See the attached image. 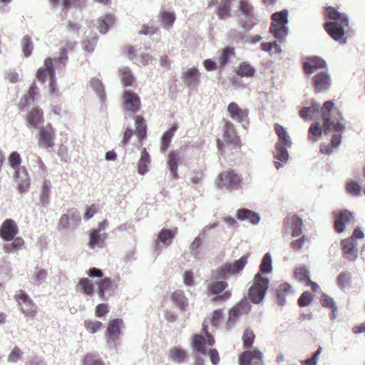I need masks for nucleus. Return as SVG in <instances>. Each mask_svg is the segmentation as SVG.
I'll use <instances>...</instances> for the list:
<instances>
[{
  "label": "nucleus",
  "instance_id": "3",
  "mask_svg": "<svg viewBox=\"0 0 365 365\" xmlns=\"http://www.w3.org/2000/svg\"><path fill=\"white\" fill-rule=\"evenodd\" d=\"M269 287V279L262 275L260 272L255 274L254 283L250 287L248 292V298L255 304L261 302L267 291Z\"/></svg>",
  "mask_w": 365,
  "mask_h": 365
},
{
  "label": "nucleus",
  "instance_id": "24",
  "mask_svg": "<svg viewBox=\"0 0 365 365\" xmlns=\"http://www.w3.org/2000/svg\"><path fill=\"white\" fill-rule=\"evenodd\" d=\"M287 145H281V143H277L275 146V152L274 158L276 160L274 161V166L277 169H279L283 166V164L287 163L289 158V154L286 148Z\"/></svg>",
  "mask_w": 365,
  "mask_h": 365
},
{
  "label": "nucleus",
  "instance_id": "29",
  "mask_svg": "<svg viewBox=\"0 0 365 365\" xmlns=\"http://www.w3.org/2000/svg\"><path fill=\"white\" fill-rule=\"evenodd\" d=\"M341 245L344 257L349 260H354L357 256L356 244L352 238L345 239L341 241Z\"/></svg>",
  "mask_w": 365,
  "mask_h": 365
},
{
  "label": "nucleus",
  "instance_id": "46",
  "mask_svg": "<svg viewBox=\"0 0 365 365\" xmlns=\"http://www.w3.org/2000/svg\"><path fill=\"white\" fill-rule=\"evenodd\" d=\"M205 344V337L202 335L195 334L193 336L192 346L200 353L203 354L206 353Z\"/></svg>",
  "mask_w": 365,
  "mask_h": 365
},
{
  "label": "nucleus",
  "instance_id": "2",
  "mask_svg": "<svg viewBox=\"0 0 365 365\" xmlns=\"http://www.w3.org/2000/svg\"><path fill=\"white\" fill-rule=\"evenodd\" d=\"M323 125L325 130L341 131L344 125L339 122L342 119L341 114L335 107L331 101H326L321 109Z\"/></svg>",
  "mask_w": 365,
  "mask_h": 365
},
{
  "label": "nucleus",
  "instance_id": "57",
  "mask_svg": "<svg viewBox=\"0 0 365 365\" xmlns=\"http://www.w3.org/2000/svg\"><path fill=\"white\" fill-rule=\"evenodd\" d=\"M86 329L91 334H94L103 327V324L99 321L86 320L84 322Z\"/></svg>",
  "mask_w": 365,
  "mask_h": 365
},
{
  "label": "nucleus",
  "instance_id": "54",
  "mask_svg": "<svg viewBox=\"0 0 365 365\" xmlns=\"http://www.w3.org/2000/svg\"><path fill=\"white\" fill-rule=\"evenodd\" d=\"M351 274L348 272H343L337 277V284L341 289L348 287L351 282Z\"/></svg>",
  "mask_w": 365,
  "mask_h": 365
},
{
  "label": "nucleus",
  "instance_id": "34",
  "mask_svg": "<svg viewBox=\"0 0 365 365\" xmlns=\"http://www.w3.org/2000/svg\"><path fill=\"white\" fill-rule=\"evenodd\" d=\"M97 29L101 34H106L109 28L115 24V18L111 14H106L98 19Z\"/></svg>",
  "mask_w": 365,
  "mask_h": 365
},
{
  "label": "nucleus",
  "instance_id": "45",
  "mask_svg": "<svg viewBox=\"0 0 365 365\" xmlns=\"http://www.w3.org/2000/svg\"><path fill=\"white\" fill-rule=\"evenodd\" d=\"M322 133V128L319 123H313L309 128L308 139L313 143L317 141Z\"/></svg>",
  "mask_w": 365,
  "mask_h": 365
},
{
  "label": "nucleus",
  "instance_id": "64",
  "mask_svg": "<svg viewBox=\"0 0 365 365\" xmlns=\"http://www.w3.org/2000/svg\"><path fill=\"white\" fill-rule=\"evenodd\" d=\"M9 162L11 167L16 170L19 168H21V159L20 155L16 151L12 152L9 157Z\"/></svg>",
  "mask_w": 365,
  "mask_h": 365
},
{
  "label": "nucleus",
  "instance_id": "18",
  "mask_svg": "<svg viewBox=\"0 0 365 365\" xmlns=\"http://www.w3.org/2000/svg\"><path fill=\"white\" fill-rule=\"evenodd\" d=\"M348 24L338 22L328 21L324 24V29L327 34L334 40H341L345 34L344 27Z\"/></svg>",
  "mask_w": 365,
  "mask_h": 365
},
{
  "label": "nucleus",
  "instance_id": "62",
  "mask_svg": "<svg viewBox=\"0 0 365 365\" xmlns=\"http://www.w3.org/2000/svg\"><path fill=\"white\" fill-rule=\"evenodd\" d=\"M272 259L269 253L264 255L262 263L260 264V272H269L272 271Z\"/></svg>",
  "mask_w": 365,
  "mask_h": 365
},
{
  "label": "nucleus",
  "instance_id": "31",
  "mask_svg": "<svg viewBox=\"0 0 365 365\" xmlns=\"http://www.w3.org/2000/svg\"><path fill=\"white\" fill-rule=\"evenodd\" d=\"M237 218L240 220H248L252 224H257L260 220L259 215L248 209H239L237 212Z\"/></svg>",
  "mask_w": 365,
  "mask_h": 365
},
{
  "label": "nucleus",
  "instance_id": "23",
  "mask_svg": "<svg viewBox=\"0 0 365 365\" xmlns=\"http://www.w3.org/2000/svg\"><path fill=\"white\" fill-rule=\"evenodd\" d=\"M122 323L123 320L120 319H114L109 322L106 331L108 342H114L119 339Z\"/></svg>",
  "mask_w": 365,
  "mask_h": 365
},
{
  "label": "nucleus",
  "instance_id": "35",
  "mask_svg": "<svg viewBox=\"0 0 365 365\" xmlns=\"http://www.w3.org/2000/svg\"><path fill=\"white\" fill-rule=\"evenodd\" d=\"M292 293V287L289 283L284 282L279 285L277 289V302L280 306L285 303V298Z\"/></svg>",
  "mask_w": 365,
  "mask_h": 365
},
{
  "label": "nucleus",
  "instance_id": "42",
  "mask_svg": "<svg viewBox=\"0 0 365 365\" xmlns=\"http://www.w3.org/2000/svg\"><path fill=\"white\" fill-rule=\"evenodd\" d=\"M255 337L254 331L250 327L245 329L242 336L243 348H251L255 342Z\"/></svg>",
  "mask_w": 365,
  "mask_h": 365
},
{
  "label": "nucleus",
  "instance_id": "43",
  "mask_svg": "<svg viewBox=\"0 0 365 365\" xmlns=\"http://www.w3.org/2000/svg\"><path fill=\"white\" fill-rule=\"evenodd\" d=\"M113 282L108 277H105L98 284V294L101 297H104L105 293L113 289Z\"/></svg>",
  "mask_w": 365,
  "mask_h": 365
},
{
  "label": "nucleus",
  "instance_id": "32",
  "mask_svg": "<svg viewBox=\"0 0 365 365\" xmlns=\"http://www.w3.org/2000/svg\"><path fill=\"white\" fill-rule=\"evenodd\" d=\"M180 155L178 151H171L168 158V167L174 179L178 178V168Z\"/></svg>",
  "mask_w": 365,
  "mask_h": 365
},
{
  "label": "nucleus",
  "instance_id": "28",
  "mask_svg": "<svg viewBox=\"0 0 365 365\" xmlns=\"http://www.w3.org/2000/svg\"><path fill=\"white\" fill-rule=\"evenodd\" d=\"M107 236L106 232H98V231L91 229L90 231L89 247L92 249L96 247H102L104 245Z\"/></svg>",
  "mask_w": 365,
  "mask_h": 365
},
{
  "label": "nucleus",
  "instance_id": "63",
  "mask_svg": "<svg viewBox=\"0 0 365 365\" xmlns=\"http://www.w3.org/2000/svg\"><path fill=\"white\" fill-rule=\"evenodd\" d=\"M294 277L303 282L309 280V272L305 267H298L294 270Z\"/></svg>",
  "mask_w": 365,
  "mask_h": 365
},
{
  "label": "nucleus",
  "instance_id": "5",
  "mask_svg": "<svg viewBox=\"0 0 365 365\" xmlns=\"http://www.w3.org/2000/svg\"><path fill=\"white\" fill-rule=\"evenodd\" d=\"M14 299L25 317H35L37 314L38 307L24 291L21 289L16 292Z\"/></svg>",
  "mask_w": 365,
  "mask_h": 365
},
{
  "label": "nucleus",
  "instance_id": "8",
  "mask_svg": "<svg viewBox=\"0 0 365 365\" xmlns=\"http://www.w3.org/2000/svg\"><path fill=\"white\" fill-rule=\"evenodd\" d=\"M81 222V216L76 208H70L66 214L61 216L58 227L60 230L76 228Z\"/></svg>",
  "mask_w": 365,
  "mask_h": 365
},
{
  "label": "nucleus",
  "instance_id": "37",
  "mask_svg": "<svg viewBox=\"0 0 365 365\" xmlns=\"http://www.w3.org/2000/svg\"><path fill=\"white\" fill-rule=\"evenodd\" d=\"M77 289L88 296H93L94 294V285L88 278H81L78 283Z\"/></svg>",
  "mask_w": 365,
  "mask_h": 365
},
{
  "label": "nucleus",
  "instance_id": "40",
  "mask_svg": "<svg viewBox=\"0 0 365 365\" xmlns=\"http://www.w3.org/2000/svg\"><path fill=\"white\" fill-rule=\"evenodd\" d=\"M177 125L172 126L169 130L165 131L161 138L160 150L165 152L170 146L171 139L174 136L177 130Z\"/></svg>",
  "mask_w": 365,
  "mask_h": 365
},
{
  "label": "nucleus",
  "instance_id": "14",
  "mask_svg": "<svg viewBox=\"0 0 365 365\" xmlns=\"http://www.w3.org/2000/svg\"><path fill=\"white\" fill-rule=\"evenodd\" d=\"M326 69V62L317 56H310L305 58L303 62V70L306 74L310 75L318 70Z\"/></svg>",
  "mask_w": 365,
  "mask_h": 365
},
{
  "label": "nucleus",
  "instance_id": "27",
  "mask_svg": "<svg viewBox=\"0 0 365 365\" xmlns=\"http://www.w3.org/2000/svg\"><path fill=\"white\" fill-rule=\"evenodd\" d=\"M200 76L197 68H190L183 74L184 83L190 87H195L200 83Z\"/></svg>",
  "mask_w": 365,
  "mask_h": 365
},
{
  "label": "nucleus",
  "instance_id": "55",
  "mask_svg": "<svg viewBox=\"0 0 365 365\" xmlns=\"http://www.w3.org/2000/svg\"><path fill=\"white\" fill-rule=\"evenodd\" d=\"M346 190L353 196H359L361 193L362 187L355 181L351 180L346 183Z\"/></svg>",
  "mask_w": 365,
  "mask_h": 365
},
{
  "label": "nucleus",
  "instance_id": "12",
  "mask_svg": "<svg viewBox=\"0 0 365 365\" xmlns=\"http://www.w3.org/2000/svg\"><path fill=\"white\" fill-rule=\"evenodd\" d=\"M123 103L126 110L135 113L140 110L141 103L140 97L134 91L125 90L122 96Z\"/></svg>",
  "mask_w": 365,
  "mask_h": 365
},
{
  "label": "nucleus",
  "instance_id": "53",
  "mask_svg": "<svg viewBox=\"0 0 365 365\" xmlns=\"http://www.w3.org/2000/svg\"><path fill=\"white\" fill-rule=\"evenodd\" d=\"M22 51L26 57L31 56L34 46L31 38L29 36L26 35L21 40Z\"/></svg>",
  "mask_w": 365,
  "mask_h": 365
},
{
  "label": "nucleus",
  "instance_id": "20",
  "mask_svg": "<svg viewBox=\"0 0 365 365\" xmlns=\"http://www.w3.org/2000/svg\"><path fill=\"white\" fill-rule=\"evenodd\" d=\"M354 217L351 212L347 210H344L339 212L335 216L334 220V228L339 233L342 232L346 225L351 223L353 221Z\"/></svg>",
  "mask_w": 365,
  "mask_h": 365
},
{
  "label": "nucleus",
  "instance_id": "60",
  "mask_svg": "<svg viewBox=\"0 0 365 365\" xmlns=\"http://www.w3.org/2000/svg\"><path fill=\"white\" fill-rule=\"evenodd\" d=\"M83 365H105L104 362L92 354H87L83 359Z\"/></svg>",
  "mask_w": 365,
  "mask_h": 365
},
{
  "label": "nucleus",
  "instance_id": "47",
  "mask_svg": "<svg viewBox=\"0 0 365 365\" xmlns=\"http://www.w3.org/2000/svg\"><path fill=\"white\" fill-rule=\"evenodd\" d=\"M150 162V155L148 153L144 150L141 153V156L138 161V173L140 174L143 175L148 171V165Z\"/></svg>",
  "mask_w": 365,
  "mask_h": 365
},
{
  "label": "nucleus",
  "instance_id": "6",
  "mask_svg": "<svg viewBox=\"0 0 365 365\" xmlns=\"http://www.w3.org/2000/svg\"><path fill=\"white\" fill-rule=\"evenodd\" d=\"M37 129L36 138L38 146L45 149L53 148L54 146L56 131L52 125L47 123L45 126H41Z\"/></svg>",
  "mask_w": 365,
  "mask_h": 365
},
{
  "label": "nucleus",
  "instance_id": "9",
  "mask_svg": "<svg viewBox=\"0 0 365 365\" xmlns=\"http://www.w3.org/2000/svg\"><path fill=\"white\" fill-rule=\"evenodd\" d=\"M240 365H263V354L258 349L244 351L239 356Z\"/></svg>",
  "mask_w": 365,
  "mask_h": 365
},
{
  "label": "nucleus",
  "instance_id": "11",
  "mask_svg": "<svg viewBox=\"0 0 365 365\" xmlns=\"http://www.w3.org/2000/svg\"><path fill=\"white\" fill-rule=\"evenodd\" d=\"M26 125L29 128H38L44 122L43 110L38 106L29 110L25 116Z\"/></svg>",
  "mask_w": 365,
  "mask_h": 365
},
{
  "label": "nucleus",
  "instance_id": "22",
  "mask_svg": "<svg viewBox=\"0 0 365 365\" xmlns=\"http://www.w3.org/2000/svg\"><path fill=\"white\" fill-rule=\"evenodd\" d=\"M227 111L230 116L237 122L242 123L247 120L248 109L241 108L237 103L231 102L227 106Z\"/></svg>",
  "mask_w": 365,
  "mask_h": 365
},
{
  "label": "nucleus",
  "instance_id": "25",
  "mask_svg": "<svg viewBox=\"0 0 365 365\" xmlns=\"http://www.w3.org/2000/svg\"><path fill=\"white\" fill-rule=\"evenodd\" d=\"M324 16L332 20L333 22H338L344 24H349L348 16L346 14L340 12L333 6H327L325 9Z\"/></svg>",
  "mask_w": 365,
  "mask_h": 365
},
{
  "label": "nucleus",
  "instance_id": "52",
  "mask_svg": "<svg viewBox=\"0 0 365 365\" xmlns=\"http://www.w3.org/2000/svg\"><path fill=\"white\" fill-rule=\"evenodd\" d=\"M235 54L234 48L227 46L221 52L219 63L220 67H224L229 61L231 56Z\"/></svg>",
  "mask_w": 365,
  "mask_h": 365
},
{
  "label": "nucleus",
  "instance_id": "61",
  "mask_svg": "<svg viewBox=\"0 0 365 365\" xmlns=\"http://www.w3.org/2000/svg\"><path fill=\"white\" fill-rule=\"evenodd\" d=\"M318 110L319 106L317 103H315L312 106L302 108L299 112V115L304 119H307Z\"/></svg>",
  "mask_w": 365,
  "mask_h": 365
},
{
  "label": "nucleus",
  "instance_id": "30",
  "mask_svg": "<svg viewBox=\"0 0 365 365\" xmlns=\"http://www.w3.org/2000/svg\"><path fill=\"white\" fill-rule=\"evenodd\" d=\"M232 1L220 0L216 11V14L220 19H225L231 16Z\"/></svg>",
  "mask_w": 365,
  "mask_h": 365
},
{
  "label": "nucleus",
  "instance_id": "44",
  "mask_svg": "<svg viewBox=\"0 0 365 365\" xmlns=\"http://www.w3.org/2000/svg\"><path fill=\"white\" fill-rule=\"evenodd\" d=\"M274 130L279 138L277 143H281V145H289L291 143L285 129L282 125L279 123H275Z\"/></svg>",
  "mask_w": 365,
  "mask_h": 365
},
{
  "label": "nucleus",
  "instance_id": "21",
  "mask_svg": "<svg viewBox=\"0 0 365 365\" xmlns=\"http://www.w3.org/2000/svg\"><path fill=\"white\" fill-rule=\"evenodd\" d=\"M48 77H55L53 60L49 57L44 60L43 66L38 68L36 74L37 79L42 83H44Z\"/></svg>",
  "mask_w": 365,
  "mask_h": 365
},
{
  "label": "nucleus",
  "instance_id": "38",
  "mask_svg": "<svg viewBox=\"0 0 365 365\" xmlns=\"http://www.w3.org/2000/svg\"><path fill=\"white\" fill-rule=\"evenodd\" d=\"M235 73L240 77H252L255 75V68L248 62H242L235 69Z\"/></svg>",
  "mask_w": 365,
  "mask_h": 365
},
{
  "label": "nucleus",
  "instance_id": "59",
  "mask_svg": "<svg viewBox=\"0 0 365 365\" xmlns=\"http://www.w3.org/2000/svg\"><path fill=\"white\" fill-rule=\"evenodd\" d=\"M321 304L324 307L331 309L333 317H335L334 313L336 311V307L335 306L334 302L333 299L327 294H323L320 299Z\"/></svg>",
  "mask_w": 365,
  "mask_h": 365
},
{
  "label": "nucleus",
  "instance_id": "58",
  "mask_svg": "<svg viewBox=\"0 0 365 365\" xmlns=\"http://www.w3.org/2000/svg\"><path fill=\"white\" fill-rule=\"evenodd\" d=\"M239 9L245 16H252L253 14V7L247 0H240Z\"/></svg>",
  "mask_w": 365,
  "mask_h": 365
},
{
  "label": "nucleus",
  "instance_id": "4",
  "mask_svg": "<svg viewBox=\"0 0 365 365\" xmlns=\"http://www.w3.org/2000/svg\"><path fill=\"white\" fill-rule=\"evenodd\" d=\"M241 182V176L232 169L222 172L217 178V187L227 190L238 189Z\"/></svg>",
  "mask_w": 365,
  "mask_h": 365
},
{
  "label": "nucleus",
  "instance_id": "51",
  "mask_svg": "<svg viewBox=\"0 0 365 365\" xmlns=\"http://www.w3.org/2000/svg\"><path fill=\"white\" fill-rule=\"evenodd\" d=\"M90 83L91 88L96 91V93L100 97V98L101 100H104L106 97V93L103 83L99 79L93 78L91 79Z\"/></svg>",
  "mask_w": 365,
  "mask_h": 365
},
{
  "label": "nucleus",
  "instance_id": "39",
  "mask_svg": "<svg viewBox=\"0 0 365 365\" xmlns=\"http://www.w3.org/2000/svg\"><path fill=\"white\" fill-rule=\"evenodd\" d=\"M118 73L120 76L121 83L124 87L133 85L135 78L131 70L128 67H123L120 68Z\"/></svg>",
  "mask_w": 365,
  "mask_h": 365
},
{
  "label": "nucleus",
  "instance_id": "16",
  "mask_svg": "<svg viewBox=\"0 0 365 365\" xmlns=\"http://www.w3.org/2000/svg\"><path fill=\"white\" fill-rule=\"evenodd\" d=\"M302 220L297 215H288L284 220V233L288 232L289 227L292 228V236L295 237L302 233Z\"/></svg>",
  "mask_w": 365,
  "mask_h": 365
},
{
  "label": "nucleus",
  "instance_id": "17",
  "mask_svg": "<svg viewBox=\"0 0 365 365\" xmlns=\"http://www.w3.org/2000/svg\"><path fill=\"white\" fill-rule=\"evenodd\" d=\"M14 179L19 192L22 193L29 191L31 182L28 172L25 168H19L16 170Z\"/></svg>",
  "mask_w": 365,
  "mask_h": 365
},
{
  "label": "nucleus",
  "instance_id": "10",
  "mask_svg": "<svg viewBox=\"0 0 365 365\" xmlns=\"http://www.w3.org/2000/svg\"><path fill=\"white\" fill-rule=\"evenodd\" d=\"M248 255H243L232 264H225L217 271V277L223 278L226 274H235L240 272L247 262Z\"/></svg>",
  "mask_w": 365,
  "mask_h": 365
},
{
  "label": "nucleus",
  "instance_id": "41",
  "mask_svg": "<svg viewBox=\"0 0 365 365\" xmlns=\"http://www.w3.org/2000/svg\"><path fill=\"white\" fill-rule=\"evenodd\" d=\"M269 30L279 41H282L287 34L286 26L279 24L272 23Z\"/></svg>",
  "mask_w": 365,
  "mask_h": 365
},
{
  "label": "nucleus",
  "instance_id": "36",
  "mask_svg": "<svg viewBox=\"0 0 365 365\" xmlns=\"http://www.w3.org/2000/svg\"><path fill=\"white\" fill-rule=\"evenodd\" d=\"M176 233L177 228H174L173 230L162 229L158 235L156 245H158L160 242L165 245H170L172 240L175 237Z\"/></svg>",
  "mask_w": 365,
  "mask_h": 365
},
{
  "label": "nucleus",
  "instance_id": "15",
  "mask_svg": "<svg viewBox=\"0 0 365 365\" xmlns=\"http://www.w3.org/2000/svg\"><path fill=\"white\" fill-rule=\"evenodd\" d=\"M313 86L316 93H321L328 90L331 85L330 76L326 71H321L316 74L313 78Z\"/></svg>",
  "mask_w": 365,
  "mask_h": 365
},
{
  "label": "nucleus",
  "instance_id": "1",
  "mask_svg": "<svg viewBox=\"0 0 365 365\" xmlns=\"http://www.w3.org/2000/svg\"><path fill=\"white\" fill-rule=\"evenodd\" d=\"M222 138L223 140L219 138L217 140V146L222 155L225 153L234 154L240 152L241 140L235 130L234 125L230 121H226L223 125Z\"/></svg>",
  "mask_w": 365,
  "mask_h": 365
},
{
  "label": "nucleus",
  "instance_id": "26",
  "mask_svg": "<svg viewBox=\"0 0 365 365\" xmlns=\"http://www.w3.org/2000/svg\"><path fill=\"white\" fill-rule=\"evenodd\" d=\"M134 120L135 123V134L138 138L139 143L142 145L143 140L147 136V125L145 119L141 115H135Z\"/></svg>",
  "mask_w": 365,
  "mask_h": 365
},
{
  "label": "nucleus",
  "instance_id": "50",
  "mask_svg": "<svg viewBox=\"0 0 365 365\" xmlns=\"http://www.w3.org/2000/svg\"><path fill=\"white\" fill-rule=\"evenodd\" d=\"M169 356L173 361L179 363L183 362L187 356L186 351L182 349L175 347L169 351Z\"/></svg>",
  "mask_w": 365,
  "mask_h": 365
},
{
  "label": "nucleus",
  "instance_id": "7",
  "mask_svg": "<svg viewBox=\"0 0 365 365\" xmlns=\"http://www.w3.org/2000/svg\"><path fill=\"white\" fill-rule=\"evenodd\" d=\"M227 284L224 281L211 282L207 285V289L210 295L212 296L214 302H224L231 297L230 291H225Z\"/></svg>",
  "mask_w": 365,
  "mask_h": 365
},
{
  "label": "nucleus",
  "instance_id": "13",
  "mask_svg": "<svg viewBox=\"0 0 365 365\" xmlns=\"http://www.w3.org/2000/svg\"><path fill=\"white\" fill-rule=\"evenodd\" d=\"M19 233L16 222L12 219H6L0 227V237L4 241H11Z\"/></svg>",
  "mask_w": 365,
  "mask_h": 365
},
{
  "label": "nucleus",
  "instance_id": "48",
  "mask_svg": "<svg viewBox=\"0 0 365 365\" xmlns=\"http://www.w3.org/2000/svg\"><path fill=\"white\" fill-rule=\"evenodd\" d=\"M160 17L163 21V27L165 29L171 28L175 21V15L173 11H162Z\"/></svg>",
  "mask_w": 365,
  "mask_h": 365
},
{
  "label": "nucleus",
  "instance_id": "19",
  "mask_svg": "<svg viewBox=\"0 0 365 365\" xmlns=\"http://www.w3.org/2000/svg\"><path fill=\"white\" fill-rule=\"evenodd\" d=\"M250 309V306L247 302L241 301L237 303L229 312L227 324L232 325L240 316L247 314Z\"/></svg>",
  "mask_w": 365,
  "mask_h": 365
},
{
  "label": "nucleus",
  "instance_id": "49",
  "mask_svg": "<svg viewBox=\"0 0 365 365\" xmlns=\"http://www.w3.org/2000/svg\"><path fill=\"white\" fill-rule=\"evenodd\" d=\"M11 243L4 245V249L6 252H12L20 250L24 245V241L21 237H14Z\"/></svg>",
  "mask_w": 365,
  "mask_h": 365
},
{
  "label": "nucleus",
  "instance_id": "33",
  "mask_svg": "<svg viewBox=\"0 0 365 365\" xmlns=\"http://www.w3.org/2000/svg\"><path fill=\"white\" fill-rule=\"evenodd\" d=\"M170 298L181 311H185L188 306V300L182 290H176L173 292Z\"/></svg>",
  "mask_w": 365,
  "mask_h": 365
},
{
  "label": "nucleus",
  "instance_id": "56",
  "mask_svg": "<svg viewBox=\"0 0 365 365\" xmlns=\"http://www.w3.org/2000/svg\"><path fill=\"white\" fill-rule=\"evenodd\" d=\"M287 16L288 12L287 10H284L280 12H276L272 16V23H276L286 26L288 22Z\"/></svg>",
  "mask_w": 365,
  "mask_h": 365
}]
</instances>
